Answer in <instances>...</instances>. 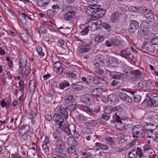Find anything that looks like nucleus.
Segmentation results:
<instances>
[{
    "label": "nucleus",
    "instance_id": "58836bf2",
    "mask_svg": "<svg viewBox=\"0 0 158 158\" xmlns=\"http://www.w3.org/2000/svg\"><path fill=\"white\" fill-rule=\"evenodd\" d=\"M10 104L9 102H5L4 99L1 101L0 103L1 107L3 108L6 107V109H9Z\"/></svg>",
    "mask_w": 158,
    "mask_h": 158
},
{
    "label": "nucleus",
    "instance_id": "8fccbe9b",
    "mask_svg": "<svg viewBox=\"0 0 158 158\" xmlns=\"http://www.w3.org/2000/svg\"><path fill=\"white\" fill-rule=\"evenodd\" d=\"M73 102L71 104H70V111L71 112L75 110L76 109V104L75 102Z\"/></svg>",
    "mask_w": 158,
    "mask_h": 158
},
{
    "label": "nucleus",
    "instance_id": "5fc2aeb1",
    "mask_svg": "<svg viewBox=\"0 0 158 158\" xmlns=\"http://www.w3.org/2000/svg\"><path fill=\"white\" fill-rule=\"evenodd\" d=\"M127 142L126 141L124 138L121 139L118 141V143L121 146H124V145H126L127 144Z\"/></svg>",
    "mask_w": 158,
    "mask_h": 158
},
{
    "label": "nucleus",
    "instance_id": "9d476101",
    "mask_svg": "<svg viewBox=\"0 0 158 158\" xmlns=\"http://www.w3.org/2000/svg\"><path fill=\"white\" fill-rule=\"evenodd\" d=\"M98 29L96 26V24L94 22H92L90 25L87 26L83 30L81 31V34L82 35H85L87 34L89 30L92 31H95L96 30Z\"/></svg>",
    "mask_w": 158,
    "mask_h": 158
},
{
    "label": "nucleus",
    "instance_id": "f704fd0d",
    "mask_svg": "<svg viewBox=\"0 0 158 158\" xmlns=\"http://www.w3.org/2000/svg\"><path fill=\"white\" fill-rule=\"evenodd\" d=\"M152 47L150 45L145 43L143 44L141 48L142 49V50L143 52H145V51H149Z\"/></svg>",
    "mask_w": 158,
    "mask_h": 158
},
{
    "label": "nucleus",
    "instance_id": "473e14b6",
    "mask_svg": "<svg viewBox=\"0 0 158 158\" xmlns=\"http://www.w3.org/2000/svg\"><path fill=\"white\" fill-rule=\"evenodd\" d=\"M66 9L65 10H64L63 8H62V11L64 13H65L63 16L64 19L65 20L69 21V8H66Z\"/></svg>",
    "mask_w": 158,
    "mask_h": 158
},
{
    "label": "nucleus",
    "instance_id": "13d9d810",
    "mask_svg": "<svg viewBox=\"0 0 158 158\" xmlns=\"http://www.w3.org/2000/svg\"><path fill=\"white\" fill-rule=\"evenodd\" d=\"M152 147V146L149 144H146L143 147V152H145L146 151H148V150L151 149Z\"/></svg>",
    "mask_w": 158,
    "mask_h": 158
},
{
    "label": "nucleus",
    "instance_id": "f03ea898",
    "mask_svg": "<svg viewBox=\"0 0 158 158\" xmlns=\"http://www.w3.org/2000/svg\"><path fill=\"white\" fill-rule=\"evenodd\" d=\"M102 9V8L98 7L96 5L91 6L87 8L86 12L87 15L91 16L93 20H95L103 16Z\"/></svg>",
    "mask_w": 158,
    "mask_h": 158
},
{
    "label": "nucleus",
    "instance_id": "a878e982",
    "mask_svg": "<svg viewBox=\"0 0 158 158\" xmlns=\"http://www.w3.org/2000/svg\"><path fill=\"white\" fill-rule=\"evenodd\" d=\"M50 146L49 137L48 136H46L45 138V140L43 142L42 147L43 149H47L49 148Z\"/></svg>",
    "mask_w": 158,
    "mask_h": 158
},
{
    "label": "nucleus",
    "instance_id": "7ed1b4c3",
    "mask_svg": "<svg viewBox=\"0 0 158 158\" xmlns=\"http://www.w3.org/2000/svg\"><path fill=\"white\" fill-rule=\"evenodd\" d=\"M149 24L145 20H143L140 25V29L138 31L137 36L147 40H150L151 37L149 30Z\"/></svg>",
    "mask_w": 158,
    "mask_h": 158
},
{
    "label": "nucleus",
    "instance_id": "7c9ffc66",
    "mask_svg": "<svg viewBox=\"0 0 158 158\" xmlns=\"http://www.w3.org/2000/svg\"><path fill=\"white\" fill-rule=\"evenodd\" d=\"M136 149L131 150L127 154L128 158H137L138 156Z\"/></svg>",
    "mask_w": 158,
    "mask_h": 158
},
{
    "label": "nucleus",
    "instance_id": "b1692460",
    "mask_svg": "<svg viewBox=\"0 0 158 158\" xmlns=\"http://www.w3.org/2000/svg\"><path fill=\"white\" fill-rule=\"evenodd\" d=\"M87 80L88 82V86L93 87L95 85V78L91 75H89L87 76Z\"/></svg>",
    "mask_w": 158,
    "mask_h": 158
},
{
    "label": "nucleus",
    "instance_id": "1a4fd4ad",
    "mask_svg": "<svg viewBox=\"0 0 158 158\" xmlns=\"http://www.w3.org/2000/svg\"><path fill=\"white\" fill-rule=\"evenodd\" d=\"M30 128V126L27 124L21 125L18 131L19 135L21 136L25 135L29 131Z\"/></svg>",
    "mask_w": 158,
    "mask_h": 158
},
{
    "label": "nucleus",
    "instance_id": "c85d7f7f",
    "mask_svg": "<svg viewBox=\"0 0 158 158\" xmlns=\"http://www.w3.org/2000/svg\"><path fill=\"white\" fill-rule=\"evenodd\" d=\"M88 120H86L87 122L85 123V125L88 126L93 127L96 125L97 123V122L93 119L91 118H87Z\"/></svg>",
    "mask_w": 158,
    "mask_h": 158
},
{
    "label": "nucleus",
    "instance_id": "20e7f679",
    "mask_svg": "<svg viewBox=\"0 0 158 158\" xmlns=\"http://www.w3.org/2000/svg\"><path fill=\"white\" fill-rule=\"evenodd\" d=\"M132 133L133 137L138 138L142 137L147 138L148 134L145 131L144 128L141 125H136L134 126L132 129Z\"/></svg>",
    "mask_w": 158,
    "mask_h": 158
},
{
    "label": "nucleus",
    "instance_id": "c9c22d12",
    "mask_svg": "<svg viewBox=\"0 0 158 158\" xmlns=\"http://www.w3.org/2000/svg\"><path fill=\"white\" fill-rule=\"evenodd\" d=\"M84 150L86 152V155L92 156V152H93L94 151V149L89 148V147L87 146L84 148Z\"/></svg>",
    "mask_w": 158,
    "mask_h": 158
},
{
    "label": "nucleus",
    "instance_id": "aec40b11",
    "mask_svg": "<svg viewBox=\"0 0 158 158\" xmlns=\"http://www.w3.org/2000/svg\"><path fill=\"white\" fill-rule=\"evenodd\" d=\"M68 110L69 109L65 106H61L60 108V113L64 116L65 119L68 118Z\"/></svg>",
    "mask_w": 158,
    "mask_h": 158
},
{
    "label": "nucleus",
    "instance_id": "6e6552de",
    "mask_svg": "<svg viewBox=\"0 0 158 158\" xmlns=\"http://www.w3.org/2000/svg\"><path fill=\"white\" fill-rule=\"evenodd\" d=\"M53 119L55 123L57 124L56 126L59 128L61 129L62 124L64 122V119L62 115L58 113H55L53 115Z\"/></svg>",
    "mask_w": 158,
    "mask_h": 158
},
{
    "label": "nucleus",
    "instance_id": "bb28decb",
    "mask_svg": "<svg viewBox=\"0 0 158 158\" xmlns=\"http://www.w3.org/2000/svg\"><path fill=\"white\" fill-rule=\"evenodd\" d=\"M49 2V0H38L36 2V5L39 6L43 7L48 4Z\"/></svg>",
    "mask_w": 158,
    "mask_h": 158
},
{
    "label": "nucleus",
    "instance_id": "ddd939ff",
    "mask_svg": "<svg viewBox=\"0 0 158 158\" xmlns=\"http://www.w3.org/2000/svg\"><path fill=\"white\" fill-rule=\"evenodd\" d=\"M77 10L76 7H73L70 5V23H73L76 22Z\"/></svg>",
    "mask_w": 158,
    "mask_h": 158
},
{
    "label": "nucleus",
    "instance_id": "2f4dec72",
    "mask_svg": "<svg viewBox=\"0 0 158 158\" xmlns=\"http://www.w3.org/2000/svg\"><path fill=\"white\" fill-rule=\"evenodd\" d=\"M137 151V154L138 155L139 158H141L142 157H144L145 156L144 155L142 149L140 147H138L136 149Z\"/></svg>",
    "mask_w": 158,
    "mask_h": 158
},
{
    "label": "nucleus",
    "instance_id": "79ce46f5",
    "mask_svg": "<svg viewBox=\"0 0 158 158\" xmlns=\"http://www.w3.org/2000/svg\"><path fill=\"white\" fill-rule=\"evenodd\" d=\"M105 139L109 143V145H113L114 144V141L111 137L106 136L105 138Z\"/></svg>",
    "mask_w": 158,
    "mask_h": 158
},
{
    "label": "nucleus",
    "instance_id": "393cba45",
    "mask_svg": "<svg viewBox=\"0 0 158 158\" xmlns=\"http://www.w3.org/2000/svg\"><path fill=\"white\" fill-rule=\"evenodd\" d=\"M127 92L131 93L133 96V100L136 103L139 102L141 99V97L138 94H137L136 92L132 91H127Z\"/></svg>",
    "mask_w": 158,
    "mask_h": 158
},
{
    "label": "nucleus",
    "instance_id": "c756f323",
    "mask_svg": "<svg viewBox=\"0 0 158 158\" xmlns=\"http://www.w3.org/2000/svg\"><path fill=\"white\" fill-rule=\"evenodd\" d=\"M28 89L30 93H34L35 91V82L33 80L30 81L28 85Z\"/></svg>",
    "mask_w": 158,
    "mask_h": 158
},
{
    "label": "nucleus",
    "instance_id": "dca6fc26",
    "mask_svg": "<svg viewBox=\"0 0 158 158\" xmlns=\"http://www.w3.org/2000/svg\"><path fill=\"white\" fill-rule=\"evenodd\" d=\"M72 89L75 91H79L82 90L84 86L81 82H78L73 83L71 85Z\"/></svg>",
    "mask_w": 158,
    "mask_h": 158
},
{
    "label": "nucleus",
    "instance_id": "5701e85b",
    "mask_svg": "<svg viewBox=\"0 0 158 158\" xmlns=\"http://www.w3.org/2000/svg\"><path fill=\"white\" fill-rule=\"evenodd\" d=\"M103 90L100 88H95L91 91V93L92 95L94 97H99L102 93Z\"/></svg>",
    "mask_w": 158,
    "mask_h": 158
},
{
    "label": "nucleus",
    "instance_id": "423d86ee",
    "mask_svg": "<svg viewBox=\"0 0 158 158\" xmlns=\"http://www.w3.org/2000/svg\"><path fill=\"white\" fill-rule=\"evenodd\" d=\"M94 70L96 73L99 75H102L104 73V70L102 69L104 65V60L100 58H98L96 60H95L93 62Z\"/></svg>",
    "mask_w": 158,
    "mask_h": 158
},
{
    "label": "nucleus",
    "instance_id": "603ef678",
    "mask_svg": "<svg viewBox=\"0 0 158 158\" xmlns=\"http://www.w3.org/2000/svg\"><path fill=\"white\" fill-rule=\"evenodd\" d=\"M102 27L110 31L111 30V26L106 23H104L102 24Z\"/></svg>",
    "mask_w": 158,
    "mask_h": 158
},
{
    "label": "nucleus",
    "instance_id": "052dcab7",
    "mask_svg": "<svg viewBox=\"0 0 158 158\" xmlns=\"http://www.w3.org/2000/svg\"><path fill=\"white\" fill-rule=\"evenodd\" d=\"M80 155L82 156L81 158H91V156L86 155V152H80Z\"/></svg>",
    "mask_w": 158,
    "mask_h": 158
},
{
    "label": "nucleus",
    "instance_id": "6ab92c4d",
    "mask_svg": "<svg viewBox=\"0 0 158 158\" xmlns=\"http://www.w3.org/2000/svg\"><path fill=\"white\" fill-rule=\"evenodd\" d=\"M117 95L114 94L109 95L108 97V101L111 104H116L118 101L119 99L117 98Z\"/></svg>",
    "mask_w": 158,
    "mask_h": 158
},
{
    "label": "nucleus",
    "instance_id": "4be33fe9",
    "mask_svg": "<svg viewBox=\"0 0 158 158\" xmlns=\"http://www.w3.org/2000/svg\"><path fill=\"white\" fill-rule=\"evenodd\" d=\"M120 112L119 111H118L117 112L115 113V119L116 120L117 123L120 124H121L123 123L122 120H126L127 119V118L126 117L123 118V116H120L119 115H120Z\"/></svg>",
    "mask_w": 158,
    "mask_h": 158
},
{
    "label": "nucleus",
    "instance_id": "864d4df0",
    "mask_svg": "<svg viewBox=\"0 0 158 158\" xmlns=\"http://www.w3.org/2000/svg\"><path fill=\"white\" fill-rule=\"evenodd\" d=\"M56 11L52 9H51L49 10H47L46 12V14L48 15H53L56 13Z\"/></svg>",
    "mask_w": 158,
    "mask_h": 158
},
{
    "label": "nucleus",
    "instance_id": "412c9836",
    "mask_svg": "<svg viewBox=\"0 0 158 158\" xmlns=\"http://www.w3.org/2000/svg\"><path fill=\"white\" fill-rule=\"evenodd\" d=\"M119 95L122 100L125 101L129 103H131L132 102L131 98L126 93L121 92L119 93Z\"/></svg>",
    "mask_w": 158,
    "mask_h": 158
},
{
    "label": "nucleus",
    "instance_id": "39448f33",
    "mask_svg": "<svg viewBox=\"0 0 158 158\" xmlns=\"http://www.w3.org/2000/svg\"><path fill=\"white\" fill-rule=\"evenodd\" d=\"M125 71L126 73L132 75L131 78L133 81H137L140 77L142 78L144 76L143 73L139 70L133 71L132 69L129 67L125 68Z\"/></svg>",
    "mask_w": 158,
    "mask_h": 158
},
{
    "label": "nucleus",
    "instance_id": "de8ad7c7",
    "mask_svg": "<svg viewBox=\"0 0 158 158\" xmlns=\"http://www.w3.org/2000/svg\"><path fill=\"white\" fill-rule=\"evenodd\" d=\"M20 36L24 42L25 43H27L29 40V38L27 36H24V35L22 33L19 32Z\"/></svg>",
    "mask_w": 158,
    "mask_h": 158
},
{
    "label": "nucleus",
    "instance_id": "6e6d98bb",
    "mask_svg": "<svg viewBox=\"0 0 158 158\" xmlns=\"http://www.w3.org/2000/svg\"><path fill=\"white\" fill-rule=\"evenodd\" d=\"M69 86V84L68 83L64 82L60 84L59 87L61 89H63L66 87H68Z\"/></svg>",
    "mask_w": 158,
    "mask_h": 158
},
{
    "label": "nucleus",
    "instance_id": "4468645a",
    "mask_svg": "<svg viewBox=\"0 0 158 158\" xmlns=\"http://www.w3.org/2000/svg\"><path fill=\"white\" fill-rule=\"evenodd\" d=\"M92 100V97L90 95L86 94L81 96L80 101L85 104H91Z\"/></svg>",
    "mask_w": 158,
    "mask_h": 158
},
{
    "label": "nucleus",
    "instance_id": "f3484780",
    "mask_svg": "<svg viewBox=\"0 0 158 158\" xmlns=\"http://www.w3.org/2000/svg\"><path fill=\"white\" fill-rule=\"evenodd\" d=\"M119 55L123 57L128 59H132L133 55L131 54L130 52L127 50H124L119 52Z\"/></svg>",
    "mask_w": 158,
    "mask_h": 158
},
{
    "label": "nucleus",
    "instance_id": "e433bc0d",
    "mask_svg": "<svg viewBox=\"0 0 158 158\" xmlns=\"http://www.w3.org/2000/svg\"><path fill=\"white\" fill-rule=\"evenodd\" d=\"M104 40L103 36L101 35H97L95 38L94 40L96 43H101Z\"/></svg>",
    "mask_w": 158,
    "mask_h": 158
},
{
    "label": "nucleus",
    "instance_id": "4c0bfd02",
    "mask_svg": "<svg viewBox=\"0 0 158 158\" xmlns=\"http://www.w3.org/2000/svg\"><path fill=\"white\" fill-rule=\"evenodd\" d=\"M118 60L115 57H113L111 59L110 61V64L114 67H116L119 65V63L118 62Z\"/></svg>",
    "mask_w": 158,
    "mask_h": 158
},
{
    "label": "nucleus",
    "instance_id": "4d7b16f0",
    "mask_svg": "<svg viewBox=\"0 0 158 158\" xmlns=\"http://www.w3.org/2000/svg\"><path fill=\"white\" fill-rule=\"evenodd\" d=\"M121 126H118L116 127L117 129L121 131H124L126 129L125 125L124 123H123L120 124Z\"/></svg>",
    "mask_w": 158,
    "mask_h": 158
},
{
    "label": "nucleus",
    "instance_id": "c03bdc74",
    "mask_svg": "<svg viewBox=\"0 0 158 158\" xmlns=\"http://www.w3.org/2000/svg\"><path fill=\"white\" fill-rule=\"evenodd\" d=\"M111 42L112 45L114 46H117L120 44V41L119 40L117 39H111Z\"/></svg>",
    "mask_w": 158,
    "mask_h": 158
},
{
    "label": "nucleus",
    "instance_id": "72a5a7b5",
    "mask_svg": "<svg viewBox=\"0 0 158 158\" xmlns=\"http://www.w3.org/2000/svg\"><path fill=\"white\" fill-rule=\"evenodd\" d=\"M46 27L44 25H40L38 28V30L40 35L41 33L42 34H45L46 32Z\"/></svg>",
    "mask_w": 158,
    "mask_h": 158
},
{
    "label": "nucleus",
    "instance_id": "f8f14e48",
    "mask_svg": "<svg viewBox=\"0 0 158 158\" xmlns=\"http://www.w3.org/2000/svg\"><path fill=\"white\" fill-rule=\"evenodd\" d=\"M91 46L90 43L86 42H83L80 46L79 52L80 54H82L90 49L91 48Z\"/></svg>",
    "mask_w": 158,
    "mask_h": 158
},
{
    "label": "nucleus",
    "instance_id": "3c124183",
    "mask_svg": "<svg viewBox=\"0 0 158 158\" xmlns=\"http://www.w3.org/2000/svg\"><path fill=\"white\" fill-rule=\"evenodd\" d=\"M137 85L138 87L140 88L146 87L147 86L145 82L143 81H141L138 83Z\"/></svg>",
    "mask_w": 158,
    "mask_h": 158
},
{
    "label": "nucleus",
    "instance_id": "0e129e2a",
    "mask_svg": "<svg viewBox=\"0 0 158 158\" xmlns=\"http://www.w3.org/2000/svg\"><path fill=\"white\" fill-rule=\"evenodd\" d=\"M110 108V106H108L104 109V111L107 114H109L111 113V110Z\"/></svg>",
    "mask_w": 158,
    "mask_h": 158
},
{
    "label": "nucleus",
    "instance_id": "680f3d73",
    "mask_svg": "<svg viewBox=\"0 0 158 158\" xmlns=\"http://www.w3.org/2000/svg\"><path fill=\"white\" fill-rule=\"evenodd\" d=\"M78 118L79 120L81 121H86L88 119L87 117H85L84 116L81 114L79 115Z\"/></svg>",
    "mask_w": 158,
    "mask_h": 158
},
{
    "label": "nucleus",
    "instance_id": "338daca9",
    "mask_svg": "<svg viewBox=\"0 0 158 158\" xmlns=\"http://www.w3.org/2000/svg\"><path fill=\"white\" fill-rule=\"evenodd\" d=\"M64 69L63 67V66L62 65L59 68L56 69L55 70L59 74H60L63 72Z\"/></svg>",
    "mask_w": 158,
    "mask_h": 158
},
{
    "label": "nucleus",
    "instance_id": "09e8293b",
    "mask_svg": "<svg viewBox=\"0 0 158 158\" xmlns=\"http://www.w3.org/2000/svg\"><path fill=\"white\" fill-rule=\"evenodd\" d=\"M63 10H65L66 9V8H69V0H64L63 2Z\"/></svg>",
    "mask_w": 158,
    "mask_h": 158
},
{
    "label": "nucleus",
    "instance_id": "69168bd1",
    "mask_svg": "<svg viewBox=\"0 0 158 158\" xmlns=\"http://www.w3.org/2000/svg\"><path fill=\"white\" fill-rule=\"evenodd\" d=\"M128 9L129 11L131 12H136L137 11V8L136 7L133 6H131Z\"/></svg>",
    "mask_w": 158,
    "mask_h": 158
},
{
    "label": "nucleus",
    "instance_id": "f257e3e1",
    "mask_svg": "<svg viewBox=\"0 0 158 158\" xmlns=\"http://www.w3.org/2000/svg\"><path fill=\"white\" fill-rule=\"evenodd\" d=\"M70 154L74 153L73 158H78V155L75 153L76 146L78 144V141L74 138L79 139L80 134L76 131L75 126L73 124H70Z\"/></svg>",
    "mask_w": 158,
    "mask_h": 158
},
{
    "label": "nucleus",
    "instance_id": "774afa93",
    "mask_svg": "<svg viewBox=\"0 0 158 158\" xmlns=\"http://www.w3.org/2000/svg\"><path fill=\"white\" fill-rule=\"evenodd\" d=\"M105 46L107 47H111L112 44L111 39H110L109 40H106L105 43Z\"/></svg>",
    "mask_w": 158,
    "mask_h": 158
},
{
    "label": "nucleus",
    "instance_id": "e2e57ef3",
    "mask_svg": "<svg viewBox=\"0 0 158 158\" xmlns=\"http://www.w3.org/2000/svg\"><path fill=\"white\" fill-rule=\"evenodd\" d=\"M110 19L111 20L113 23H115L117 21L118 19L116 14H113L111 16Z\"/></svg>",
    "mask_w": 158,
    "mask_h": 158
},
{
    "label": "nucleus",
    "instance_id": "bf43d9fd",
    "mask_svg": "<svg viewBox=\"0 0 158 158\" xmlns=\"http://www.w3.org/2000/svg\"><path fill=\"white\" fill-rule=\"evenodd\" d=\"M64 73L65 74L64 75V77L68 78L69 77V68L67 67L64 69Z\"/></svg>",
    "mask_w": 158,
    "mask_h": 158
},
{
    "label": "nucleus",
    "instance_id": "37998d69",
    "mask_svg": "<svg viewBox=\"0 0 158 158\" xmlns=\"http://www.w3.org/2000/svg\"><path fill=\"white\" fill-rule=\"evenodd\" d=\"M36 50L40 56L42 57L44 56V52H42V48L41 46H38L36 48Z\"/></svg>",
    "mask_w": 158,
    "mask_h": 158
},
{
    "label": "nucleus",
    "instance_id": "a18cd8bd",
    "mask_svg": "<svg viewBox=\"0 0 158 158\" xmlns=\"http://www.w3.org/2000/svg\"><path fill=\"white\" fill-rule=\"evenodd\" d=\"M63 130L65 133L68 135H69V127L68 126V124H64L63 125L62 127Z\"/></svg>",
    "mask_w": 158,
    "mask_h": 158
},
{
    "label": "nucleus",
    "instance_id": "cd10ccee",
    "mask_svg": "<svg viewBox=\"0 0 158 158\" xmlns=\"http://www.w3.org/2000/svg\"><path fill=\"white\" fill-rule=\"evenodd\" d=\"M95 146L99 148L102 150H108L109 147L107 145L104 144L102 143L96 142L95 143Z\"/></svg>",
    "mask_w": 158,
    "mask_h": 158
},
{
    "label": "nucleus",
    "instance_id": "a19ab883",
    "mask_svg": "<svg viewBox=\"0 0 158 158\" xmlns=\"http://www.w3.org/2000/svg\"><path fill=\"white\" fill-rule=\"evenodd\" d=\"M111 76L113 79H115L117 81L118 80H122L123 78L121 74H112L111 75Z\"/></svg>",
    "mask_w": 158,
    "mask_h": 158
},
{
    "label": "nucleus",
    "instance_id": "9b49d317",
    "mask_svg": "<svg viewBox=\"0 0 158 158\" xmlns=\"http://www.w3.org/2000/svg\"><path fill=\"white\" fill-rule=\"evenodd\" d=\"M144 15H145V18L150 22H154L155 20V18L153 12L149 9H145Z\"/></svg>",
    "mask_w": 158,
    "mask_h": 158
},
{
    "label": "nucleus",
    "instance_id": "0eeeda50",
    "mask_svg": "<svg viewBox=\"0 0 158 158\" xmlns=\"http://www.w3.org/2000/svg\"><path fill=\"white\" fill-rule=\"evenodd\" d=\"M19 63L20 64V65L19 66V73L22 75L23 69H25V73L26 75H27L29 73V67L27 65V62L25 58H22L20 59Z\"/></svg>",
    "mask_w": 158,
    "mask_h": 158
},
{
    "label": "nucleus",
    "instance_id": "49530a36",
    "mask_svg": "<svg viewBox=\"0 0 158 158\" xmlns=\"http://www.w3.org/2000/svg\"><path fill=\"white\" fill-rule=\"evenodd\" d=\"M18 15L20 17H23L26 20L28 19L29 16L26 14L18 10L17 11Z\"/></svg>",
    "mask_w": 158,
    "mask_h": 158
},
{
    "label": "nucleus",
    "instance_id": "a211bd4d",
    "mask_svg": "<svg viewBox=\"0 0 158 158\" xmlns=\"http://www.w3.org/2000/svg\"><path fill=\"white\" fill-rule=\"evenodd\" d=\"M157 125L154 122H151L149 124H148L146 127V132L149 131L150 132V135L152 134V132L157 128Z\"/></svg>",
    "mask_w": 158,
    "mask_h": 158
},
{
    "label": "nucleus",
    "instance_id": "2eb2a0df",
    "mask_svg": "<svg viewBox=\"0 0 158 158\" xmlns=\"http://www.w3.org/2000/svg\"><path fill=\"white\" fill-rule=\"evenodd\" d=\"M139 23L135 20H132L131 22L129 25V31L132 33L135 32L139 28Z\"/></svg>",
    "mask_w": 158,
    "mask_h": 158
},
{
    "label": "nucleus",
    "instance_id": "ea45409f",
    "mask_svg": "<svg viewBox=\"0 0 158 158\" xmlns=\"http://www.w3.org/2000/svg\"><path fill=\"white\" fill-rule=\"evenodd\" d=\"M147 138H152L153 140H156L158 141V133L156 132L155 135H154L153 134L151 135H147Z\"/></svg>",
    "mask_w": 158,
    "mask_h": 158
}]
</instances>
